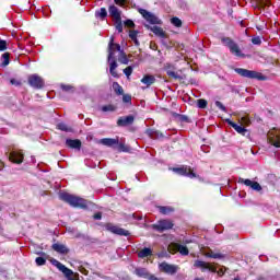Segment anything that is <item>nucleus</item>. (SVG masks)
<instances>
[{
    "label": "nucleus",
    "instance_id": "obj_1",
    "mask_svg": "<svg viewBox=\"0 0 280 280\" xmlns=\"http://www.w3.org/2000/svg\"><path fill=\"white\" fill-rule=\"evenodd\" d=\"M59 198L60 200H63V202H68L70 207H79L80 209H85V207H89V201L69 192H60Z\"/></svg>",
    "mask_w": 280,
    "mask_h": 280
},
{
    "label": "nucleus",
    "instance_id": "obj_2",
    "mask_svg": "<svg viewBox=\"0 0 280 280\" xmlns=\"http://www.w3.org/2000/svg\"><path fill=\"white\" fill-rule=\"evenodd\" d=\"M115 50L119 51V45L115 44V38H110L109 42V55H108V62H109V73L113 78H119L117 74V61L115 60Z\"/></svg>",
    "mask_w": 280,
    "mask_h": 280
},
{
    "label": "nucleus",
    "instance_id": "obj_3",
    "mask_svg": "<svg viewBox=\"0 0 280 280\" xmlns=\"http://www.w3.org/2000/svg\"><path fill=\"white\" fill-rule=\"evenodd\" d=\"M194 266L195 268H200L202 272H205V270H208L209 272H218L219 277H222L226 272V267H221L218 270V267H215V265L202 260H196Z\"/></svg>",
    "mask_w": 280,
    "mask_h": 280
},
{
    "label": "nucleus",
    "instance_id": "obj_4",
    "mask_svg": "<svg viewBox=\"0 0 280 280\" xmlns=\"http://www.w3.org/2000/svg\"><path fill=\"white\" fill-rule=\"evenodd\" d=\"M50 264L55 266V268L59 269L68 280H78V273H73V270L67 268L62 262L51 258Z\"/></svg>",
    "mask_w": 280,
    "mask_h": 280
},
{
    "label": "nucleus",
    "instance_id": "obj_5",
    "mask_svg": "<svg viewBox=\"0 0 280 280\" xmlns=\"http://www.w3.org/2000/svg\"><path fill=\"white\" fill-rule=\"evenodd\" d=\"M222 43L223 45H225V47H229L231 54H233L234 56H237V58H246V55L242 52V50L240 49V46H237V44L232 42L231 38L225 37L222 39Z\"/></svg>",
    "mask_w": 280,
    "mask_h": 280
},
{
    "label": "nucleus",
    "instance_id": "obj_6",
    "mask_svg": "<svg viewBox=\"0 0 280 280\" xmlns=\"http://www.w3.org/2000/svg\"><path fill=\"white\" fill-rule=\"evenodd\" d=\"M235 72L238 73V75H242L243 78H249L252 80H264V77L261 73L253 70L236 68Z\"/></svg>",
    "mask_w": 280,
    "mask_h": 280
},
{
    "label": "nucleus",
    "instance_id": "obj_7",
    "mask_svg": "<svg viewBox=\"0 0 280 280\" xmlns=\"http://www.w3.org/2000/svg\"><path fill=\"white\" fill-rule=\"evenodd\" d=\"M267 139L275 148H280V129H271L267 133Z\"/></svg>",
    "mask_w": 280,
    "mask_h": 280
},
{
    "label": "nucleus",
    "instance_id": "obj_8",
    "mask_svg": "<svg viewBox=\"0 0 280 280\" xmlns=\"http://www.w3.org/2000/svg\"><path fill=\"white\" fill-rule=\"evenodd\" d=\"M168 253H180V255H189V249H187V246L180 245L178 243H172L167 247Z\"/></svg>",
    "mask_w": 280,
    "mask_h": 280
},
{
    "label": "nucleus",
    "instance_id": "obj_9",
    "mask_svg": "<svg viewBox=\"0 0 280 280\" xmlns=\"http://www.w3.org/2000/svg\"><path fill=\"white\" fill-rule=\"evenodd\" d=\"M28 84L34 89H43V86H45V81L38 74H31L28 77Z\"/></svg>",
    "mask_w": 280,
    "mask_h": 280
},
{
    "label": "nucleus",
    "instance_id": "obj_10",
    "mask_svg": "<svg viewBox=\"0 0 280 280\" xmlns=\"http://www.w3.org/2000/svg\"><path fill=\"white\" fill-rule=\"evenodd\" d=\"M140 14L148 21V23H151V25H161V21L156 18V15L148 12L147 10L141 9Z\"/></svg>",
    "mask_w": 280,
    "mask_h": 280
},
{
    "label": "nucleus",
    "instance_id": "obj_11",
    "mask_svg": "<svg viewBox=\"0 0 280 280\" xmlns=\"http://www.w3.org/2000/svg\"><path fill=\"white\" fill-rule=\"evenodd\" d=\"M173 172L179 174V176H188V178H196V173H194V170H191V167L188 166L173 168Z\"/></svg>",
    "mask_w": 280,
    "mask_h": 280
},
{
    "label": "nucleus",
    "instance_id": "obj_12",
    "mask_svg": "<svg viewBox=\"0 0 280 280\" xmlns=\"http://www.w3.org/2000/svg\"><path fill=\"white\" fill-rule=\"evenodd\" d=\"M160 270L162 272H166L167 275H176V272H178V266L170 265L167 262H161Z\"/></svg>",
    "mask_w": 280,
    "mask_h": 280
},
{
    "label": "nucleus",
    "instance_id": "obj_13",
    "mask_svg": "<svg viewBox=\"0 0 280 280\" xmlns=\"http://www.w3.org/2000/svg\"><path fill=\"white\" fill-rule=\"evenodd\" d=\"M174 223H172V221L161 220L153 225V229H155V231H168V229H172Z\"/></svg>",
    "mask_w": 280,
    "mask_h": 280
},
{
    "label": "nucleus",
    "instance_id": "obj_14",
    "mask_svg": "<svg viewBox=\"0 0 280 280\" xmlns=\"http://www.w3.org/2000/svg\"><path fill=\"white\" fill-rule=\"evenodd\" d=\"M238 183L246 185V187H250V189H254V191H261V185H259L257 182L240 178Z\"/></svg>",
    "mask_w": 280,
    "mask_h": 280
},
{
    "label": "nucleus",
    "instance_id": "obj_15",
    "mask_svg": "<svg viewBox=\"0 0 280 280\" xmlns=\"http://www.w3.org/2000/svg\"><path fill=\"white\" fill-rule=\"evenodd\" d=\"M226 124H229V126H231L232 128H234L235 131L238 132V135H243V137L246 135V132H248V130L246 129V127H244L243 125H237L235 122H233L231 119H225Z\"/></svg>",
    "mask_w": 280,
    "mask_h": 280
},
{
    "label": "nucleus",
    "instance_id": "obj_16",
    "mask_svg": "<svg viewBox=\"0 0 280 280\" xmlns=\"http://www.w3.org/2000/svg\"><path fill=\"white\" fill-rule=\"evenodd\" d=\"M9 160L12 163H18V164L23 163V152H21V151H12L10 153V155H9Z\"/></svg>",
    "mask_w": 280,
    "mask_h": 280
},
{
    "label": "nucleus",
    "instance_id": "obj_17",
    "mask_svg": "<svg viewBox=\"0 0 280 280\" xmlns=\"http://www.w3.org/2000/svg\"><path fill=\"white\" fill-rule=\"evenodd\" d=\"M109 15L115 21V23H119L121 21V12L115 5L109 7Z\"/></svg>",
    "mask_w": 280,
    "mask_h": 280
},
{
    "label": "nucleus",
    "instance_id": "obj_18",
    "mask_svg": "<svg viewBox=\"0 0 280 280\" xmlns=\"http://www.w3.org/2000/svg\"><path fill=\"white\" fill-rule=\"evenodd\" d=\"M165 71H166L167 75L170 78H174V80H178V78H180L178 72H176V67H174V65H172V63H166Z\"/></svg>",
    "mask_w": 280,
    "mask_h": 280
},
{
    "label": "nucleus",
    "instance_id": "obj_19",
    "mask_svg": "<svg viewBox=\"0 0 280 280\" xmlns=\"http://www.w3.org/2000/svg\"><path fill=\"white\" fill-rule=\"evenodd\" d=\"M107 229L108 231H110L112 233H115L116 235H124L125 237H128V235H130V232H128V230H124L116 225H108Z\"/></svg>",
    "mask_w": 280,
    "mask_h": 280
},
{
    "label": "nucleus",
    "instance_id": "obj_20",
    "mask_svg": "<svg viewBox=\"0 0 280 280\" xmlns=\"http://www.w3.org/2000/svg\"><path fill=\"white\" fill-rule=\"evenodd\" d=\"M151 32H153V34H155V36H159V38H167V33H165V31H163V28L159 27V26H152L150 27Z\"/></svg>",
    "mask_w": 280,
    "mask_h": 280
},
{
    "label": "nucleus",
    "instance_id": "obj_21",
    "mask_svg": "<svg viewBox=\"0 0 280 280\" xmlns=\"http://www.w3.org/2000/svg\"><path fill=\"white\" fill-rule=\"evenodd\" d=\"M132 121H135V117L126 116L124 118H119L117 124H118V126H130V124H132Z\"/></svg>",
    "mask_w": 280,
    "mask_h": 280
},
{
    "label": "nucleus",
    "instance_id": "obj_22",
    "mask_svg": "<svg viewBox=\"0 0 280 280\" xmlns=\"http://www.w3.org/2000/svg\"><path fill=\"white\" fill-rule=\"evenodd\" d=\"M66 144L68 145V148H72L74 150H80V148L82 147V142H80V140L68 139L66 141Z\"/></svg>",
    "mask_w": 280,
    "mask_h": 280
},
{
    "label": "nucleus",
    "instance_id": "obj_23",
    "mask_svg": "<svg viewBox=\"0 0 280 280\" xmlns=\"http://www.w3.org/2000/svg\"><path fill=\"white\" fill-rule=\"evenodd\" d=\"M52 248L56 250V253H60L61 255H67V253H69V248L62 244L56 243L52 245Z\"/></svg>",
    "mask_w": 280,
    "mask_h": 280
},
{
    "label": "nucleus",
    "instance_id": "obj_24",
    "mask_svg": "<svg viewBox=\"0 0 280 280\" xmlns=\"http://www.w3.org/2000/svg\"><path fill=\"white\" fill-rule=\"evenodd\" d=\"M118 54V60L121 62V65H128V57L121 51V46H119V50H114V55Z\"/></svg>",
    "mask_w": 280,
    "mask_h": 280
},
{
    "label": "nucleus",
    "instance_id": "obj_25",
    "mask_svg": "<svg viewBox=\"0 0 280 280\" xmlns=\"http://www.w3.org/2000/svg\"><path fill=\"white\" fill-rule=\"evenodd\" d=\"M101 143L103 145H108L110 148L113 145H117V143H119V140L112 139V138H104V139L101 140Z\"/></svg>",
    "mask_w": 280,
    "mask_h": 280
},
{
    "label": "nucleus",
    "instance_id": "obj_26",
    "mask_svg": "<svg viewBox=\"0 0 280 280\" xmlns=\"http://www.w3.org/2000/svg\"><path fill=\"white\" fill-rule=\"evenodd\" d=\"M155 80L156 79L154 78V75H144L141 79V82H142V84H145L147 86H151V84H154Z\"/></svg>",
    "mask_w": 280,
    "mask_h": 280
},
{
    "label": "nucleus",
    "instance_id": "obj_27",
    "mask_svg": "<svg viewBox=\"0 0 280 280\" xmlns=\"http://www.w3.org/2000/svg\"><path fill=\"white\" fill-rule=\"evenodd\" d=\"M150 255H152V249L145 247L142 250H140L138 253V257H140L141 259L145 258V257H150Z\"/></svg>",
    "mask_w": 280,
    "mask_h": 280
},
{
    "label": "nucleus",
    "instance_id": "obj_28",
    "mask_svg": "<svg viewBox=\"0 0 280 280\" xmlns=\"http://www.w3.org/2000/svg\"><path fill=\"white\" fill-rule=\"evenodd\" d=\"M113 90L115 91V93H117V95H124V88H121V85H119V83L114 82Z\"/></svg>",
    "mask_w": 280,
    "mask_h": 280
},
{
    "label": "nucleus",
    "instance_id": "obj_29",
    "mask_svg": "<svg viewBox=\"0 0 280 280\" xmlns=\"http://www.w3.org/2000/svg\"><path fill=\"white\" fill-rule=\"evenodd\" d=\"M238 124L246 128V126H250V118L248 116H243L240 120Z\"/></svg>",
    "mask_w": 280,
    "mask_h": 280
},
{
    "label": "nucleus",
    "instance_id": "obj_30",
    "mask_svg": "<svg viewBox=\"0 0 280 280\" xmlns=\"http://www.w3.org/2000/svg\"><path fill=\"white\" fill-rule=\"evenodd\" d=\"M206 257H210L211 259H222L224 257L222 254L213 253V252H208L205 254Z\"/></svg>",
    "mask_w": 280,
    "mask_h": 280
},
{
    "label": "nucleus",
    "instance_id": "obj_31",
    "mask_svg": "<svg viewBox=\"0 0 280 280\" xmlns=\"http://www.w3.org/2000/svg\"><path fill=\"white\" fill-rule=\"evenodd\" d=\"M174 209L172 207H160V213H163V215H167V213H172Z\"/></svg>",
    "mask_w": 280,
    "mask_h": 280
},
{
    "label": "nucleus",
    "instance_id": "obj_32",
    "mask_svg": "<svg viewBox=\"0 0 280 280\" xmlns=\"http://www.w3.org/2000/svg\"><path fill=\"white\" fill-rule=\"evenodd\" d=\"M108 12L102 8L98 12H96V16H100L101 19H106Z\"/></svg>",
    "mask_w": 280,
    "mask_h": 280
},
{
    "label": "nucleus",
    "instance_id": "obj_33",
    "mask_svg": "<svg viewBox=\"0 0 280 280\" xmlns=\"http://www.w3.org/2000/svg\"><path fill=\"white\" fill-rule=\"evenodd\" d=\"M171 23H172L173 25H175V27H180V25H183V21H180V19H178V18H173V19L171 20Z\"/></svg>",
    "mask_w": 280,
    "mask_h": 280
},
{
    "label": "nucleus",
    "instance_id": "obj_34",
    "mask_svg": "<svg viewBox=\"0 0 280 280\" xmlns=\"http://www.w3.org/2000/svg\"><path fill=\"white\" fill-rule=\"evenodd\" d=\"M129 38H131V40H133L136 45H139V42L137 40V31H130Z\"/></svg>",
    "mask_w": 280,
    "mask_h": 280
},
{
    "label": "nucleus",
    "instance_id": "obj_35",
    "mask_svg": "<svg viewBox=\"0 0 280 280\" xmlns=\"http://www.w3.org/2000/svg\"><path fill=\"white\" fill-rule=\"evenodd\" d=\"M136 275H138V277H148V270H145L143 268L137 269Z\"/></svg>",
    "mask_w": 280,
    "mask_h": 280
},
{
    "label": "nucleus",
    "instance_id": "obj_36",
    "mask_svg": "<svg viewBox=\"0 0 280 280\" xmlns=\"http://www.w3.org/2000/svg\"><path fill=\"white\" fill-rule=\"evenodd\" d=\"M57 128H58L59 130H63V132H69V127H68L66 124H63V122H59V124L57 125Z\"/></svg>",
    "mask_w": 280,
    "mask_h": 280
},
{
    "label": "nucleus",
    "instance_id": "obj_37",
    "mask_svg": "<svg viewBox=\"0 0 280 280\" xmlns=\"http://www.w3.org/2000/svg\"><path fill=\"white\" fill-rule=\"evenodd\" d=\"M197 104H198L199 108H207V101L206 100L200 98V100L197 101Z\"/></svg>",
    "mask_w": 280,
    "mask_h": 280
},
{
    "label": "nucleus",
    "instance_id": "obj_38",
    "mask_svg": "<svg viewBox=\"0 0 280 280\" xmlns=\"http://www.w3.org/2000/svg\"><path fill=\"white\" fill-rule=\"evenodd\" d=\"M8 49V43L3 39H0V51H5Z\"/></svg>",
    "mask_w": 280,
    "mask_h": 280
},
{
    "label": "nucleus",
    "instance_id": "obj_39",
    "mask_svg": "<svg viewBox=\"0 0 280 280\" xmlns=\"http://www.w3.org/2000/svg\"><path fill=\"white\" fill-rule=\"evenodd\" d=\"M35 261L37 266H45V264L47 262V260H45V258L43 257H37Z\"/></svg>",
    "mask_w": 280,
    "mask_h": 280
},
{
    "label": "nucleus",
    "instance_id": "obj_40",
    "mask_svg": "<svg viewBox=\"0 0 280 280\" xmlns=\"http://www.w3.org/2000/svg\"><path fill=\"white\" fill-rule=\"evenodd\" d=\"M124 73H125V75H127V78L131 77L132 75V66L127 67L124 70Z\"/></svg>",
    "mask_w": 280,
    "mask_h": 280
},
{
    "label": "nucleus",
    "instance_id": "obj_41",
    "mask_svg": "<svg viewBox=\"0 0 280 280\" xmlns=\"http://www.w3.org/2000/svg\"><path fill=\"white\" fill-rule=\"evenodd\" d=\"M122 101L125 102V104H130V102H132V96L125 94L122 96Z\"/></svg>",
    "mask_w": 280,
    "mask_h": 280
},
{
    "label": "nucleus",
    "instance_id": "obj_42",
    "mask_svg": "<svg viewBox=\"0 0 280 280\" xmlns=\"http://www.w3.org/2000/svg\"><path fill=\"white\" fill-rule=\"evenodd\" d=\"M102 110L104 113H107V110H115V106H113V105L103 106Z\"/></svg>",
    "mask_w": 280,
    "mask_h": 280
},
{
    "label": "nucleus",
    "instance_id": "obj_43",
    "mask_svg": "<svg viewBox=\"0 0 280 280\" xmlns=\"http://www.w3.org/2000/svg\"><path fill=\"white\" fill-rule=\"evenodd\" d=\"M116 23V30L118 32H122L124 31V26L121 25V20L119 22H115Z\"/></svg>",
    "mask_w": 280,
    "mask_h": 280
},
{
    "label": "nucleus",
    "instance_id": "obj_44",
    "mask_svg": "<svg viewBox=\"0 0 280 280\" xmlns=\"http://www.w3.org/2000/svg\"><path fill=\"white\" fill-rule=\"evenodd\" d=\"M252 43H253L254 45H261V38H259V37H254V38H252Z\"/></svg>",
    "mask_w": 280,
    "mask_h": 280
},
{
    "label": "nucleus",
    "instance_id": "obj_45",
    "mask_svg": "<svg viewBox=\"0 0 280 280\" xmlns=\"http://www.w3.org/2000/svg\"><path fill=\"white\" fill-rule=\"evenodd\" d=\"M215 106H217L218 108H220V110H226V107H224L223 104H222V102H220V101H217V102H215Z\"/></svg>",
    "mask_w": 280,
    "mask_h": 280
},
{
    "label": "nucleus",
    "instance_id": "obj_46",
    "mask_svg": "<svg viewBox=\"0 0 280 280\" xmlns=\"http://www.w3.org/2000/svg\"><path fill=\"white\" fill-rule=\"evenodd\" d=\"M125 25H127V27H135V22H132V20H127Z\"/></svg>",
    "mask_w": 280,
    "mask_h": 280
},
{
    "label": "nucleus",
    "instance_id": "obj_47",
    "mask_svg": "<svg viewBox=\"0 0 280 280\" xmlns=\"http://www.w3.org/2000/svg\"><path fill=\"white\" fill-rule=\"evenodd\" d=\"M3 58H4V66L10 65V60H9L8 54H4V55H3Z\"/></svg>",
    "mask_w": 280,
    "mask_h": 280
},
{
    "label": "nucleus",
    "instance_id": "obj_48",
    "mask_svg": "<svg viewBox=\"0 0 280 280\" xmlns=\"http://www.w3.org/2000/svg\"><path fill=\"white\" fill-rule=\"evenodd\" d=\"M117 5H125L126 0H114Z\"/></svg>",
    "mask_w": 280,
    "mask_h": 280
},
{
    "label": "nucleus",
    "instance_id": "obj_49",
    "mask_svg": "<svg viewBox=\"0 0 280 280\" xmlns=\"http://www.w3.org/2000/svg\"><path fill=\"white\" fill-rule=\"evenodd\" d=\"M119 150H121V152H128V148L124 144H119Z\"/></svg>",
    "mask_w": 280,
    "mask_h": 280
},
{
    "label": "nucleus",
    "instance_id": "obj_50",
    "mask_svg": "<svg viewBox=\"0 0 280 280\" xmlns=\"http://www.w3.org/2000/svg\"><path fill=\"white\" fill-rule=\"evenodd\" d=\"M94 220H102V213L97 212L94 214Z\"/></svg>",
    "mask_w": 280,
    "mask_h": 280
},
{
    "label": "nucleus",
    "instance_id": "obj_51",
    "mask_svg": "<svg viewBox=\"0 0 280 280\" xmlns=\"http://www.w3.org/2000/svg\"><path fill=\"white\" fill-rule=\"evenodd\" d=\"M62 89H63V91H69V89H71V86H69V85H62Z\"/></svg>",
    "mask_w": 280,
    "mask_h": 280
},
{
    "label": "nucleus",
    "instance_id": "obj_52",
    "mask_svg": "<svg viewBox=\"0 0 280 280\" xmlns=\"http://www.w3.org/2000/svg\"><path fill=\"white\" fill-rule=\"evenodd\" d=\"M3 167H5V165L3 164V162L0 161V172L1 170H3Z\"/></svg>",
    "mask_w": 280,
    "mask_h": 280
},
{
    "label": "nucleus",
    "instance_id": "obj_53",
    "mask_svg": "<svg viewBox=\"0 0 280 280\" xmlns=\"http://www.w3.org/2000/svg\"><path fill=\"white\" fill-rule=\"evenodd\" d=\"M149 280H159V278H156V277H154V276H151V277L149 278Z\"/></svg>",
    "mask_w": 280,
    "mask_h": 280
},
{
    "label": "nucleus",
    "instance_id": "obj_54",
    "mask_svg": "<svg viewBox=\"0 0 280 280\" xmlns=\"http://www.w3.org/2000/svg\"><path fill=\"white\" fill-rule=\"evenodd\" d=\"M261 7H264V3H260Z\"/></svg>",
    "mask_w": 280,
    "mask_h": 280
},
{
    "label": "nucleus",
    "instance_id": "obj_55",
    "mask_svg": "<svg viewBox=\"0 0 280 280\" xmlns=\"http://www.w3.org/2000/svg\"><path fill=\"white\" fill-rule=\"evenodd\" d=\"M234 280H240V279L235 278Z\"/></svg>",
    "mask_w": 280,
    "mask_h": 280
},
{
    "label": "nucleus",
    "instance_id": "obj_56",
    "mask_svg": "<svg viewBox=\"0 0 280 280\" xmlns=\"http://www.w3.org/2000/svg\"><path fill=\"white\" fill-rule=\"evenodd\" d=\"M196 280H202V279H196Z\"/></svg>",
    "mask_w": 280,
    "mask_h": 280
}]
</instances>
